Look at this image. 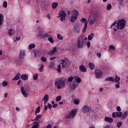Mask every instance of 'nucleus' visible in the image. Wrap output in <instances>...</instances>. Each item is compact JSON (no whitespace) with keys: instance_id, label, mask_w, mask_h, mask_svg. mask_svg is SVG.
Masks as SVG:
<instances>
[{"instance_id":"bf43d9fd","label":"nucleus","mask_w":128,"mask_h":128,"mask_svg":"<svg viewBox=\"0 0 128 128\" xmlns=\"http://www.w3.org/2000/svg\"><path fill=\"white\" fill-rule=\"evenodd\" d=\"M87 46L88 48H90V41H88V42H87Z\"/></svg>"},{"instance_id":"ddd939ff","label":"nucleus","mask_w":128,"mask_h":128,"mask_svg":"<svg viewBox=\"0 0 128 128\" xmlns=\"http://www.w3.org/2000/svg\"><path fill=\"white\" fill-rule=\"evenodd\" d=\"M21 92L24 98H28V94L26 92V90H24V88L23 86L20 87Z\"/></svg>"},{"instance_id":"bb28decb","label":"nucleus","mask_w":128,"mask_h":128,"mask_svg":"<svg viewBox=\"0 0 128 128\" xmlns=\"http://www.w3.org/2000/svg\"><path fill=\"white\" fill-rule=\"evenodd\" d=\"M58 2H54L53 3H52V8L54 9V8H56L58 7Z\"/></svg>"},{"instance_id":"864d4df0","label":"nucleus","mask_w":128,"mask_h":128,"mask_svg":"<svg viewBox=\"0 0 128 128\" xmlns=\"http://www.w3.org/2000/svg\"><path fill=\"white\" fill-rule=\"evenodd\" d=\"M122 124V122H118L117 123V126L120 128V126Z\"/></svg>"},{"instance_id":"2eb2a0df","label":"nucleus","mask_w":128,"mask_h":128,"mask_svg":"<svg viewBox=\"0 0 128 128\" xmlns=\"http://www.w3.org/2000/svg\"><path fill=\"white\" fill-rule=\"evenodd\" d=\"M50 98V96H48V94H45L42 98V102H44V104H46L48 102V99Z\"/></svg>"},{"instance_id":"4be33fe9","label":"nucleus","mask_w":128,"mask_h":128,"mask_svg":"<svg viewBox=\"0 0 128 128\" xmlns=\"http://www.w3.org/2000/svg\"><path fill=\"white\" fill-rule=\"evenodd\" d=\"M8 34L10 36H14V30L13 29H9L8 30Z\"/></svg>"},{"instance_id":"1a4fd4ad","label":"nucleus","mask_w":128,"mask_h":128,"mask_svg":"<svg viewBox=\"0 0 128 128\" xmlns=\"http://www.w3.org/2000/svg\"><path fill=\"white\" fill-rule=\"evenodd\" d=\"M69 86L71 88V90H74L78 86V84L76 82H73L69 84Z\"/></svg>"},{"instance_id":"412c9836","label":"nucleus","mask_w":128,"mask_h":128,"mask_svg":"<svg viewBox=\"0 0 128 128\" xmlns=\"http://www.w3.org/2000/svg\"><path fill=\"white\" fill-rule=\"evenodd\" d=\"M20 78L22 80H27L28 78V76L26 74H24L20 76Z\"/></svg>"},{"instance_id":"39448f33","label":"nucleus","mask_w":128,"mask_h":128,"mask_svg":"<svg viewBox=\"0 0 128 128\" xmlns=\"http://www.w3.org/2000/svg\"><path fill=\"white\" fill-rule=\"evenodd\" d=\"M77 112V108L72 109L69 114H68L65 116V118H74L76 116V114Z\"/></svg>"},{"instance_id":"69168bd1","label":"nucleus","mask_w":128,"mask_h":128,"mask_svg":"<svg viewBox=\"0 0 128 128\" xmlns=\"http://www.w3.org/2000/svg\"><path fill=\"white\" fill-rule=\"evenodd\" d=\"M52 106H53L54 108H56V106H58V104H53Z\"/></svg>"},{"instance_id":"72a5a7b5","label":"nucleus","mask_w":128,"mask_h":128,"mask_svg":"<svg viewBox=\"0 0 128 128\" xmlns=\"http://www.w3.org/2000/svg\"><path fill=\"white\" fill-rule=\"evenodd\" d=\"M105 80L108 82H114V78L112 77H108L106 78Z\"/></svg>"},{"instance_id":"052dcab7","label":"nucleus","mask_w":128,"mask_h":128,"mask_svg":"<svg viewBox=\"0 0 128 128\" xmlns=\"http://www.w3.org/2000/svg\"><path fill=\"white\" fill-rule=\"evenodd\" d=\"M48 108L50 109L52 108V104H48Z\"/></svg>"},{"instance_id":"e2e57ef3","label":"nucleus","mask_w":128,"mask_h":128,"mask_svg":"<svg viewBox=\"0 0 128 128\" xmlns=\"http://www.w3.org/2000/svg\"><path fill=\"white\" fill-rule=\"evenodd\" d=\"M56 57L54 56V57H51L50 58V60H56Z\"/></svg>"},{"instance_id":"f03ea898","label":"nucleus","mask_w":128,"mask_h":128,"mask_svg":"<svg viewBox=\"0 0 128 128\" xmlns=\"http://www.w3.org/2000/svg\"><path fill=\"white\" fill-rule=\"evenodd\" d=\"M98 16H100V14L98 12L94 13L93 14L90 15L88 18V22L90 26L96 24Z\"/></svg>"},{"instance_id":"dca6fc26","label":"nucleus","mask_w":128,"mask_h":128,"mask_svg":"<svg viewBox=\"0 0 128 128\" xmlns=\"http://www.w3.org/2000/svg\"><path fill=\"white\" fill-rule=\"evenodd\" d=\"M113 118H122V112H114L112 113Z\"/></svg>"},{"instance_id":"680f3d73","label":"nucleus","mask_w":128,"mask_h":128,"mask_svg":"<svg viewBox=\"0 0 128 128\" xmlns=\"http://www.w3.org/2000/svg\"><path fill=\"white\" fill-rule=\"evenodd\" d=\"M26 4H30V0H26Z\"/></svg>"},{"instance_id":"c85d7f7f","label":"nucleus","mask_w":128,"mask_h":128,"mask_svg":"<svg viewBox=\"0 0 128 128\" xmlns=\"http://www.w3.org/2000/svg\"><path fill=\"white\" fill-rule=\"evenodd\" d=\"M120 78L116 76V78H114V82H120Z\"/></svg>"},{"instance_id":"7c9ffc66","label":"nucleus","mask_w":128,"mask_h":128,"mask_svg":"<svg viewBox=\"0 0 128 128\" xmlns=\"http://www.w3.org/2000/svg\"><path fill=\"white\" fill-rule=\"evenodd\" d=\"M36 48V44H32L28 46V48L29 50H32V48Z\"/></svg>"},{"instance_id":"13d9d810","label":"nucleus","mask_w":128,"mask_h":128,"mask_svg":"<svg viewBox=\"0 0 128 128\" xmlns=\"http://www.w3.org/2000/svg\"><path fill=\"white\" fill-rule=\"evenodd\" d=\"M116 110L118 112H120V110H122V109H120V106H117Z\"/></svg>"},{"instance_id":"a211bd4d","label":"nucleus","mask_w":128,"mask_h":128,"mask_svg":"<svg viewBox=\"0 0 128 128\" xmlns=\"http://www.w3.org/2000/svg\"><path fill=\"white\" fill-rule=\"evenodd\" d=\"M74 30L76 34H80V27L79 26L75 25L74 26Z\"/></svg>"},{"instance_id":"9b49d317","label":"nucleus","mask_w":128,"mask_h":128,"mask_svg":"<svg viewBox=\"0 0 128 128\" xmlns=\"http://www.w3.org/2000/svg\"><path fill=\"white\" fill-rule=\"evenodd\" d=\"M60 62H62L61 64H62L63 68H66L68 67V58H65L64 60H61Z\"/></svg>"},{"instance_id":"4d7b16f0","label":"nucleus","mask_w":128,"mask_h":128,"mask_svg":"<svg viewBox=\"0 0 128 128\" xmlns=\"http://www.w3.org/2000/svg\"><path fill=\"white\" fill-rule=\"evenodd\" d=\"M46 128H52V125L50 124H48ZM53 128H57L56 126H54Z\"/></svg>"},{"instance_id":"9d476101","label":"nucleus","mask_w":128,"mask_h":128,"mask_svg":"<svg viewBox=\"0 0 128 128\" xmlns=\"http://www.w3.org/2000/svg\"><path fill=\"white\" fill-rule=\"evenodd\" d=\"M24 56H26V50H20V53L19 54V60L18 62H20L24 58Z\"/></svg>"},{"instance_id":"6ab92c4d","label":"nucleus","mask_w":128,"mask_h":128,"mask_svg":"<svg viewBox=\"0 0 128 128\" xmlns=\"http://www.w3.org/2000/svg\"><path fill=\"white\" fill-rule=\"evenodd\" d=\"M104 120L106 122H109V124H112V122H114V119L108 116H106L104 118Z\"/></svg>"},{"instance_id":"423d86ee","label":"nucleus","mask_w":128,"mask_h":128,"mask_svg":"<svg viewBox=\"0 0 128 128\" xmlns=\"http://www.w3.org/2000/svg\"><path fill=\"white\" fill-rule=\"evenodd\" d=\"M82 112L83 114H88V112H94V110H92V108L88 105H84L82 108Z\"/></svg>"},{"instance_id":"79ce46f5","label":"nucleus","mask_w":128,"mask_h":128,"mask_svg":"<svg viewBox=\"0 0 128 128\" xmlns=\"http://www.w3.org/2000/svg\"><path fill=\"white\" fill-rule=\"evenodd\" d=\"M3 8H8V2L6 1H4L3 2Z\"/></svg>"},{"instance_id":"49530a36","label":"nucleus","mask_w":128,"mask_h":128,"mask_svg":"<svg viewBox=\"0 0 128 128\" xmlns=\"http://www.w3.org/2000/svg\"><path fill=\"white\" fill-rule=\"evenodd\" d=\"M38 74H36L34 75L33 76L34 80H38Z\"/></svg>"},{"instance_id":"0eeeda50","label":"nucleus","mask_w":128,"mask_h":128,"mask_svg":"<svg viewBox=\"0 0 128 128\" xmlns=\"http://www.w3.org/2000/svg\"><path fill=\"white\" fill-rule=\"evenodd\" d=\"M78 10H74L73 12V14H72L70 18V22H74L76 20V18H78Z\"/></svg>"},{"instance_id":"a19ab883","label":"nucleus","mask_w":128,"mask_h":128,"mask_svg":"<svg viewBox=\"0 0 128 128\" xmlns=\"http://www.w3.org/2000/svg\"><path fill=\"white\" fill-rule=\"evenodd\" d=\"M106 10H112V4H110L107 5Z\"/></svg>"},{"instance_id":"de8ad7c7","label":"nucleus","mask_w":128,"mask_h":128,"mask_svg":"<svg viewBox=\"0 0 128 128\" xmlns=\"http://www.w3.org/2000/svg\"><path fill=\"white\" fill-rule=\"evenodd\" d=\"M20 40V37H16L14 38V42H18Z\"/></svg>"},{"instance_id":"338daca9","label":"nucleus","mask_w":128,"mask_h":128,"mask_svg":"<svg viewBox=\"0 0 128 128\" xmlns=\"http://www.w3.org/2000/svg\"><path fill=\"white\" fill-rule=\"evenodd\" d=\"M8 94L7 92L5 93L4 94V98H8Z\"/></svg>"},{"instance_id":"7ed1b4c3","label":"nucleus","mask_w":128,"mask_h":128,"mask_svg":"<svg viewBox=\"0 0 128 128\" xmlns=\"http://www.w3.org/2000/svg\"><path fill=\"white\" fill-rule=\"evenodd\" d=\"M66 82V78H64L56 80L54 82L56 88L58 90H60V88H64Z\"/></svg>"},{"instance_id":"4c0bfd02","label":"nucleus","mask_w":128,"mask_h":128,"mask_svg":"<svg viewBox=\"0 0 128 128\" xmlns=\"http://www.w3.org/2000/svg\"><path fill=\"white\" fill-rule=\"evenodd\" d=\"M36 118L33 120H38V118H42V114H38V115H36Z\"/></svg>"},{"instance_id":"473e14b6","label":"nucleus","mask_w":128,"mask_h":128,"mask_svg":"<svg viewBox=\"0 0 128 128\" xmlns=\"http://www.w3.org/2000/svg\"><path fill=\"white\" fill-rule=\"evenodd\" d=\"M74 80H76V82H78V84H80V82H82V79H80V78L76 76L74 77Z\"/></svg>"},{"instance_id":"4468645a","label":"nucleus","mask_w":128,"mask_h":128,"mask_svg":"<svg viewBox=\"0 0 128 128\" xmlns=\"http://www.w3.org/2000/svg\"><path fill=\"white\" fill-rule=\"evenodd\" d=\"M58 48H56V47H54L52 50L48 52V54L49 56H54V54L56 52Z\"/></svg>"},{"instance_id":"58836bf2","label":"nucleus","mask_w":128,"mask_h":128,"mask_svg":"<svg viewBox=\"0 0 128 128\" xmlns=\"http://www.w3.org/2000/svg\"><path fill=\"white\" fill-rule=\"evenodd\" d=\"M60 100H62V96H58L56 98V102H60Z\"/></svg>"},{"instance_id":"e433bc0d","label":"nucleus","mask_w":128,"mask_h":128,"mask_svg":"<svg viewBox=\"0 0 128 128\" xmlns=\"http://www.w3.org/2000/svg\"><path fill=\"white\" fill-rule=\"evenodd\" d=\"M48 40L50 42V44H54V39H52V37L50 36L48 38Z\"/></svg>"},{"instance_id":"8fccbe9b","label":"nucleus","mask_w":128,"mask_h":128,"mask_svg":"<svg viewBox=\"0 0 128 128\" xmlns=\"http://www.w3.org/2000/svg\"><path fill=\"white\" fill-rule=\"evenodd\" d=\"M36 12L38 14H40V8H38V7H37V9H36Z\"/></svg>"},{"instance_id":"b1692460","label":"nucleus","mask_w":128,"mask_h":128,"mask_svg":"<svg viewBox=\"0 0 128 128\" xmlns=\"http://www.w3.org/2000/svg\"><path fill=\"white\" fill-rule=\"evenodd\" d=\"M88 22H84V28L82 29V32L83 34H84V32H86V27L88 26Z\"/></svg>"},{"instance_id":"37998d69","label":"nucleus","mask_w":128,"mask_h":128,"mask_svg":"<svg viewBox=\"0 0 128 128\" xmlns=\"http://www.w3.org/2000/svg\"><path fill=\"white\" fill-rule=\"evenodd\" d=\"M74 104H80V100L78 99H75L74 100Z\"/></svg>"},{"instance_id":"0e129e2a","label":"nucleus","mask_w":128,"mask_h":128,"mask_svg":"<svg viewBox=\"0 0 128 128\" xmlns=\"http://www.w3.org/2000/svg\"><path fill=\"white\" fill-rule=\"evenodd\" d=\"M97 56H98V58H100V56H102V54L100 53H98L97 54Z\"/></svg>"},{"instance_id":"c756f323","label":"nucleus","mask_w":128,"mask_h":128,"mask_svg":"<svg viewBox=\"0 0 128 128\" xmlns=\"http://www.w3.org/2000/svg\"><path fill=\"white\" fill-rule=\"evenodd\" d=\"M94 33H92L90 35L88 36V40H92V38H94Z\"/></svg>"},{"instance_id":"3c124183","label":"nucleus","mask_w":128,"mask_h":128,"mask_svg":"<svg viewBox=\"0 0 128 128\" xmlns=\"http://www.w3.org/2000/svg\"><path fill=\"white\" fill-rule=\"evenodd\" d=\"M61 66H60V64H58V66L57 70L58 72H62V70H60Z\"/></svg>"},{"instance_id":"a878e982","label":"nucleus","mask_w":128,"mask_h":128,"mask_svg":"<svg viewBox=\"0 0 128 128\" xmlns=\"http://www.w3.org/2000/svg\"><path fill=\"white\" fill-rule=\"evenodd\" d=\"M128 112H125L124 114L122 113V116H121L123 120H124V118H126V116H128Z\"/></svg>"},{"instance_id":"a18cd8bd","label":"nucleus","mask_w":128,"mask_h":128,"mask_svg":"<svg viewBox=\"0 0 128 128\" xmlns=\"http://www.w3.org/2000/svg\"><path fill=\"white\" fill-rule=\"evenodd\" d=\"M50 38V34H48V33H45L43 35V38Z\"/></svg>"},{"instance_id":"f8f14e48","label":"nucleus","mask_w":128,"mask_h":128,"mask_svg":"<svg viewBox=\"0 0 128 128\" xmlns=\"http://www.w3.org/2000/svg\"><path fill=\"white\" fill-rule=\"evenodd\" d=\"M95 74L96 78H100L102 76V72L100 70H97L95 71Z\"/></svg>"},{"instance_id":"aec40b11","label":"nucleus","mask_w":128,"mask_h":128,"mask_svg":"<svg viewBox=\"0 0 128 128\" xmlns=\"http://www.w3.org/2000/svg\"><path fill=\"white\" fill-rule=\"evenodd\" d=\"M36 36H38V38H44V31H38V33L36 34Z\"/></svg>"},{"instance_id":"f3484780","label":"nucleus","mask_w":128,"mask_h":128,"mask_svg":"<svg viewBox=\"0 0 128 128\" xmlns=\"http://www.w3.org/2000/svg\"><path fill=\"white\" fill-rule=\"evenodd\" d=\"M79 70L82 72H86V68L84 65H80L79 66Z\"/></svg>"},{"instance_id":"cd10ccee","label":"nucleus","mask_w":128,"mask_h":128,"mask_svg":"<svg viewBox=\"0 0 128 128\" xmlns=\"http://www.w3.org/2000/svg\"><path fill=\"white\" fill-rule=\"evenodd\" d=\"M108 50H111V52H114V50H116V48H114V45L111 44L109 46Z\"/></svg>"},{"instance_id":"774afa93","label":"nucleus","mask_w":128,"mask_h":128,"mask_svg":"<svg viewBox=\"0 0 128 128\" xmlns=\"http://www.w3.org/2000/svg\"><path fill=\"white\" fill-rule=\"evenodd\" d=\"M104 128H110V126L108 125H107Z\"/></svg>"},{"instance_id":"2f4dec72","label":"nucleus","mask_w":128,"mask_h":128,"mask_svg":"<svg viewBox=\"0 0 128 128\" xmlns=\"http://www.w3.org/2000/svg\"><path fill=\"white\" fill-rule=\"evenodd\" d=\"M57 38L58 40H64V37L60 35V34H57Z\"/></svg>"},{"instance_id":"09e8293b","label":"nucleus","mask_w":128,"mask_h":128,"mask_svg":"<svg viewBox=\"0 0 128 128\" xmlns=\"http://www.w3.org/2000/svg\"><path fill=\"white\" fill-rule=\"evenodd\" d=\"M44 66L43 64H42L39 68V72H42V70L44 69Z\"/></svg>"},{"instance_id":"5fc2aeb1","label":"nucleus","mask_w":128,"mask_h":128,"mask_svg":"<svg viewBox=\"0 0 128 128\" xmlns=\"http://www.w3.org/2000/svg\"><path fill=\"white\" fill-rule=\"evenodd\" d=\"M2 84L4 86H8V82L6 81H3Z\"/></svg>"},{"instance_id":"ea45409f","label":"nucleus","mask_w":128,"mask_h":128,"mask_svg":"<svg viewBox=\"0 0 128 128\" xmlns=\"http://www.w3.org/2000/svg\"><path fill=\"white\" fill-rule=\"evenodd\" d=\"M74 80V76H70L68 79V82H72Z\"/></svg>"},{"instance_id":"c9c22d12","label":"nucleus","mask_w":128,"mask_h":128,"mask_svg":"<svg viewBox=\"0 0 128 128\" xmlns=\"http://www.w3.org/2000/svg\"><path fill=\"white\" fill-rule=\"evenodd\" d=\"M89 68L90 70L94 68V64L92 63H89Z\"/></svg>"},{"instance_id":"c03bdc74","label":"nucleus","mask_w":128,"mask_h":128,"mask_svg":"<svg viewBox=\"0 0 128 128\" xmlns=\"http://www.w3.org/2000/svg\"><path fill=\"white\" fill-rule=\"evenodd\" d=\"M80 22L82 24H84V22H88V21H86V18H82L80 20Z\"/></svg>"},{"instance_id":"5701e85b","label":"nucleus","mask_w":128,"mask_h":128,"mask_svg":"<svg viewBox=\"0 0 128 128\" xmlns=\"http://www.w3.org/2000/svg\"><path fill=\"white\" fill-rule=\"evenodd\" d=\"M4 22V15L2 14H0V26H2Z\"/></svg>"},{"instance_id":"6e6d98bb","label":"nucleus","mask_w":128,"mask_h":128,"mask_svg":"<svg viewBox=\"0 0 128 128\" xmlns=\"http://www.w3.org/2000/svg\"><path fill=\"white\" fill-rule=\"evenodd\" d=\"M116 88H120V82H118L115 86Z\"/></svg>"},{"instance_id":"f257e3e1","label":"nucleus","mask_w":128,"mask_h":128,"mask_svg":"<svg viewBox=\"0 0 128 128\" xmlns=\"http://www.w3.org/2000/svg\"><path fill=\"white\" fill-rule=\"evenodd\" d=\"M126 26V20L124 19H121L118 20V22L115 21L110 26L111 30H113L114 32H116L118 30H122Z\"/></svg>"},{"instance_id":"6e6552de","label":"nucleus","mask_w":128,"mask_h":128,"mask_svg":"<svg viewBox=\"0 0 128 128\" xmlns=\"http://www.w3.org/2000/svg\"><path fill=\"white\" fill-rule=\"evenodd\" d=\"M66 14L64 11L62 10L59 12L58 18H60L61 22H64V20H66Z\"/></svg>"},{"instance_id":"393cba45","label":"nucleus","mask_w":128,"mask_h":128,"mask_svg":"<svg viewBox=\"0 0 128 128\" xmlns=\"http://www.w3.org/2000/svg\"><path fill=\"white\" fill-rule=\"evenodd\" d=\"M20 74L18 72L16 74L14 77V78H12V80L13 81L18 80L20 78Z\"/></svg>"},{"instance_id":"f704fd0d","label":"nucleus","mask_w":128,"mask_h":128,"mask_svg":"<svg viewBox=\"0 0 128 128\" xmlns=\"http://www.w3.org/2000/svg\"><path fill=\"white\" fill-rule=\"evenodd\" d=\"M40 107L38 106L36 108V114H38L40 113Z\"/></svg>"},{"instance_id":"20e7f679","label":"nucleus","mask_w":128,"mask_h":128,"mask_svg":"<svg viewBox=\"0 0 128 128\" xmlns=\"http://www.w3.org/2000/svg\"><path fill=\"white\" fill-rule=\"evenodd\" d=\"M88 38L84 37V36L81 35L78 38V40L77 41V44L78 46V48H82L86 44V42L84 40H87Z\"/></svg>"},{"instance_id":"603ef678","label":"nucleus","mask_w":128,"mask_h":128,"mask_svg":"<svg viewBox=\"0 0 128 128\" xmlns=\"http://www.w3.org/2000/svg\"><path fill=\"white\" fill-rule=\"evenodd\" d=\"M40 60H42V62H46V57H42L40 58Z\"/></svg>"}]
</instances>
